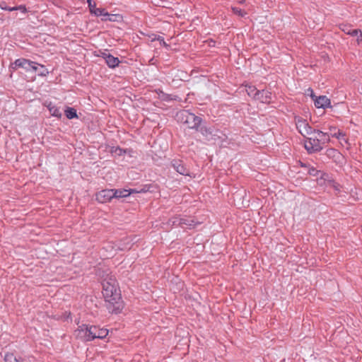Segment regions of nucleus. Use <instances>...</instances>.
I'll return each mask as SVG.
<instances>
[{
	"instance_id": "f257e3e1",
	"label": "nucleus",
	"mask_w": 362,
	"mask_h": 362,
	"mask_svg": "<svg viewBox=\"0 0 362 362\" xmlns=\"http://www.w3.org/2000/svg\"><path fill=\"white\" fill-rule=\"evenodd\" d=\"M102 284L105 306L109 313H119L123 308V301L115 278L113 276H108Z\"/></svg>"
},
{
	"instance_id": "f03ea898",
	"label": "nucleus",
	"mask_w": 362,
	"mask_h": 362,
	"mask_svg": "<svg viewBox=\"0 0 362 362\" xmlns=\"http://www.w3.org/2000/svg\"><path fill=\"white\" fill-rule=\"evenodd\" d=\"M176 119L177 122L186 124L188 128L196 129L199 127L202 121L201 117L185 110L177 112Z\"/></svg>"
},
{
	"instance_id": "7ed1b4c3",
	"label": "nucleus",
	"mask_w": 362,
	"mask_h": 362,
	"mask_svg": "<svg viewBox=\"0 0 362 362\" xmlns=\"http://www.w3.org/2000/svg\"><path fill=\"white\" fill-rule=\"evenodd\" d=\"M294 121L298 132L303 137L313 134L314 129L308 124L306 119L299 116H296Z\"/></svg>"
},
{
	"instance_id": "20e7f679",
	"label": "nucleus",
	"mask_w": 362,
	"mask_h": 362,
	"mask_svg": "<svg viewBox=\"0 0 362 362\" xmlns=\"http://www.w3.org/2000/svg\"><path fill=\"white\" fill-rule=\"evenodd\" d=\"M305 139L304 141V146L309 153L319 152L322 150L323 146L320 141H319L315 134L313 136H305Z\"/></svg>"
},
{
	"instance_id": "39448f33",
	"label": "nucleus",
	"mask_w": 362,
	"mask_h": 362,
	"mask_svg": "<svg viewBox=\"0 0 362 362\" xmlns=\"http://www.w3.org/2000/svg\"><path fill=\"white\" fill-rule=\"evenodd\" d=\"M89 325L86 324H82L78 325L77 329L74 332V334L76 338L81 339L83 341H90L89 338Z\"/></svg>"
},
{
	"instance_id": "423d86ee",
	"label": "nucleus",
	"mask_w": 362,
	"mask_h": 362,
	"mask_svg": "<svg viewBox=\"0 0 362 362\" xmlns=\"http://www.w3.org/2000/svg\"><path fill=\"white\" fill-rule=\"evenodd\" d=\"M96 200L100 203H106L114 198L113 189H103L96 195Z\"/></svg>"
},
{
	"instance_id": "0eeeda50",
	"label": "nucleus",
	"mask_w": 362,
	"mask_h": 362,
	"mask_svg": "<svg viewBox=\"0 0 362 362\" xmlns=\"http://www.w3.org/2000/svg\"><path fill=\"white\" fill-rule=\"evenodd\" d=\"M315 106L317 108H322L325 109L327 107H331L330 100L325 95H320L319 97H315L314 99Z\"/></svg>"
},
{
	"instance_id": "6e6552de",
	"label": "nucleus",
	"mask_w": 362,
	"mask_h": 362,
	"mask_svg": "<svg viewBox=\"0 0 362 362\" xmlns=\"http://www.w3.org/2000/svg\"><path fill=\"white\" fill-rule=\"evenodd\" d=\"M146 192L144 189H141L139 191H137L134 189H113V194H114V198H123L127 197L131 194L134 193H139V192Z\"/></svg>"
},
{
	"instance_id": "1a4fd4ad",
	"label": "nucleus",
	"mask_w": 362,
	"mask_h": 362,
	"mask_svg": "<svg viewBox=\"0 0 362 362\" xmlns=\"http://www.w3.org/2000/svg\"><path fill=\"white\" fill-rule=\"evenodd\" d=\"M172 167L180 175H189V170L184 165L180 160H173L171 162Z\"/></svg>"
},
{
	"instance_id": "9d476101",
	"label": "nucleus",
	"mask_w": 362,
	"mask_h": 362,
	"mask_svg": "<svg viewBox=\"0 0 362 362\" xmlns=\"http://www.w3.org/2000/svg\"><path fill=\"white\" fill-rule=\"evenodd\" d=\"M255 100L262 103H269L272 100V93L267 90H258Z\"/></svg>"
},
{
	"instance_id": "9b49d317",
	"label": "nucleus",
	"mask_w": 362,
	"mask_h": 362,
	"mask_svg": "<svg viewBox=\"0 0 362 362\" xmlns=\"http://www.w3.org/2000/svg\"><path fill=\"white\" fill-rule=\"evenodd\" d=\"M173 225L180 226L184 227L185 226L192 227L195 226L194 221L191 218L175 217L173 220Z\"/></svg>"
},
{
	"instance_id": "f8f14e48",
	"label": "nucleus",
	"mask_w": 362,
	"mask_h": 362,
	"mask_svg": "<svg viewBox=\"0 0 362 362\" xmlns=\"http://www.w3.org/2000/svg\"><path fill=\"white\" fill-rule=\"evenodd\" d=\"M13 65L15 66V67H25V65H28L29 66H32V69L33 71H36L37 69V64L34 62H31L28 59H23V58H21V59H16L14 63H13Z\"/></svg>"
},
{
	"instance_id": "ddd939ff",
	"label": "nucleus",
	"mask_w": 362,
	"mask_h": 362,
	"mask_svg": "<svg viewBox=\"0 0 362 362\" xmlns=\"http://www.w3.org/2000/svg\"><path fill=\"white\" fill-rule=\"evenodd\" d=\"M313 134L315 135L322 146L328 143L330 140V135L328 132H323L320 130L314 129Z\"/></svg>"
},
{
	"instance_id": "4468645a",
	"label": "nucleus",
	"mask_w": 362,
	"mask_h": 362,
	"mask_svg": "<svg viewBox=\"0 0 362 362\" xmlns=\"http://www.w3.org/2000/svg\"><path fill=\"white\" fill-rule=\"evenodd\" d=\"M340 29L346 34L355 36L360 35V37L362 36V31L359 29H352L351 26L349 25L342 24L340 25Z\"/></svg>"
},
{
	"instance_id": "2eb2a0df",
	"label": "nucleus",
	"mask_w": 362,
	"mask_h": 362,
	"mask_svg": "<svg viewBox=\"0 0 362 362\" xmlns=\"http://www.w3.org/2000/svg\"><path fill=\"white\" fill-rule=\"evenodd\" d=\"M45 105L49 110V113L51 114L52 116L56 117H61V116H62L61 110L54 104H53L52 102H46Z\"/></svg>"
},
{
	"instance_id": "dca6fc26",
	"label": "nucleus",
	"mask_w": 362,
	"mask_h": 362,
	"mask_svg": "<svg viewBox=\"0 0 362 362\" xmlns=\"http://www.w3.org/2000/svg\"><path fill=\"white\" fill-rule=\"evenodd\" d=\"M106 57L107 59L105 60V62L110 68H115L120 63L119 59L117 57L112 56V54H108V56H106Z\"/></svg>"
},
{
	"instance_id": "f3484780",
	"label": "nucleus",
	"mask_w": 362,
	"mask_h": 362,
	"mask_svg": "<svg viewBox=\"0 0 362 362\" xmlns=\"http://www.w3.org/2000/svg\"><path fill=\"white\" fill-rule=\"evenodd\" d=\"M327 187L332 188L335 191L336 194H339L341 190V186L333 179L328 180V185Z\"/></svg>"
},
{
	"instance_id": "a211bd4d",
	"label": "nucleus",
	"mask_w": 362,
	"mask_h": 362,
	"mask_svg": "<svg viewBox=\"0 0 362 362\" xmlns=\"http://www.w3.org/2000/svg\"><path fill=\"white\" fill-rule=\"evenodd\" d=\"M245 90L247 95L255 100V96L257 95L259 90L255 86L247 84L245 85Z\"/></svg>"
},
{
	"instance_id": "6ab92c4d",
	"label": "nucleus",
	"mask_w": 362,
	"mask_h": 362,
	"mask_svg": "<svg viewBox=\"0 0 362 362\" xmlns=\"http://www.w3.org/2000/svg\"><path fill=\"white\" fill-rule=\"evenodd\" d=\"M332 137H335L337 139H340L341 136H344V134L339 129H337L336 127H330L329 132H328Z\"/></svg>"
},
{
	"instance_id": "aec40b11",
	"label": "nucleus",
	"mask_w": 362,
	"mask_h": 362,
	"mask_svg": "<svg viewBox=\"0 0 362 362\" xmlns=\"http://www.w3.org/2000/svg\"><path fill=\"white\" fill-rule=\"evenodd\" d=\"M158 96L163 101L169 102L173 100H175V96L170 94L165 93L162 90H159Z\"/></svg>"
},
{
	"instance_id": "412c9836",
	"label": "nucleus",
	"mask_w": 362,
	"mask_h": 362,
	"mask_svg": "<svg viewBox=\"0 0 362 362\" xmlns=\"http://www.w3.org/2000/svg\"><path fill=\"white\" fill-rule=\"evenodd\" d=\"M65 115L68 119H74L78 117L76 110L73 107H67L65 111Z\"/></svg>"
},
{
	"instance_id": "4be33fe9",
	"label": "nucleus",
	"mask_w": 362,
	"mask_h": 362,
	"mask_svg": "<svg viewBox=\"0 0 362 362\" xmlns=\"http://www.w3.org/2000/svg\"><path fill=\"white\" fill-rule=\"evenodd\" d=\"M108 330L105 328H99L97 327L96 339H104L108 335Z\"/></svg>"
},
{
	"instance_id": "5701e85b",
	"label": "nucleus",
	"mask_w": 362,
	"mask_h": 362,
	"mask_svg": "<svg viewBox=\"0 0 362 362\" xmlns=\"http://www.w3.org/2000/svg\"><path fill=\"white\" fill-rule=\"evenodd\" d=\"M88 333V339H90V341H93L95 339H96L97 327L94 325H89Z\"/></svg>"
},
{
	"instance_id": "b1692460",
	"label": "nucleus",
	"mask_w": 362,
	"mask_h": 362,
	"mask_svg": "<svg viewBox=\"0 0 362 362\" xmlns=\"http://www.w3.org/2000/svg\"><path fill=\"white\" fill-rule=\"evenodd\" d=\"M111 152L113 153H115L117 156H122L124 153H127V152L132 153L133 151H132V150H130V149H122L119 147H115V148H112V150L111 151Z\"/></svg>"
},
{
	"instance_id": "393cba45",
	"label": "nucleus",
	"mask_w": 362,
	"mask_h": 362,
	"mask_svg": "<svg viewBox=\"0 0 362 362\" xmlns=\"http://www.w3.org/2000/svg\"><path fill=\"white\" fill-rule=\"evenodd\" d=\"M94 15L95 16H101L102 18L110 16V13L106 11V9L103 8H98L97 10L94 11Z\"/></svg>"
},
{
	"instance_id": "a878e982",
	"label": "nucleus",
	"mask_w": 362,
	"mask_h": 362,
	"mask_svg": "<svg viewBox=\"0 0 362 362\" xmlns=\"http://www.w3.org/2000/svg\"><path fill=\"white\" fill-rule=\"evenodd\" d=\"M4 362H20L19 359L12 353H7L4 356Z\"/></svg>"
},
{
	"instance_id": "bb28decb",
	"label": "nucleus",
	"mask_w": 362,
	"mask_h": 362,
	"mask_svg": "<svg viewBox=\"0 0 362 362\" xmlns=\"http://www.w3.org/2000/svg\"><path fill=\"white\" fill-rule=\"evenodd\" d=\"M87 3L88 5V8L90 10V12L93 14H94V11L97 10L98 8H96V5L95 3L92 2V0H87Z\"/></svg>"
},
{
	"instance_id": "cd10ccee",
	"label": "nucleus",
	"mask_w": 362,
	"mask_h": 362,
	"mask_svg": "<svg viewBox=\"0 0 362 362\" xmlns=\"http://www.w3.org/2000/svg\"><path fill=\"white\" fill-rule=\"evenodd\" d=\"M232 9L235 13H236L240 16H244L246 14V12L240 8L233 7Z\"/></svg>"
},
{
	"instance_id": "c85d7f7f",
	"label": "nucleus",
	"mask_w": 362,
	"mask_h": 362,
	"mask_svg": "<svg viewBox=\"0 0 362 362\" xmlns=\"http://www.w3.org/2000/svg\"><path fill=\"white\" fill-rule=\"evenodd\" d=\"M332 179L329 174L327 173H322L320 177V180H323L325 181V185L327 186L328 185V180Z\"/></svg>"
},
{
	"instance_id": "c756f323",
	"label": "nucleus",
	"mask_w": 362,
	"mask_h": 362,
	"mask_svg": "<svg viewBox=\"0 0 362 362\" xmlns=\"http://www.w3.org/2000/svg\"><path fill=\"white\" fill-rule=\"evenodd\" d=\"M201 133L204 135V136H208L209 134H212V131L211 130L210 128H207V127H202L201 128Z\"/></svg>"
},
{
	"instance_id": "7c9ffc66",
	"label": "nucleus",
	"mask_w": 362,
	"mask_h": 362,
	"mask_svg": "<svg viewBox=\"0 0 362 362\" xmlns=\"http://www.w3.org/2000/svg\"><path fill=\"white\" fill-rule=\"evenodd\" d=\"M1 8L5 11H16L18 9H21L22 8H23V9L25 10V8L22 7L21 6L19 7H3V6H1Z\"/></svg>"
},
{
	"instance_id": "2f4dec72",
	"label": "nucleus",
	"mask_w": 362,
	"mask_h": 362,
	"mask_svg": "<svg viewBox=\"0 0 362 362\" xmlns=\"http://www.w3.org/2000/svg\"><path fill=\"white\" fill-rule=\"evenodd\" d=\"M116 17V15L115 14H110V16H107L106 18H102V21H115V18Z\"/></svg>"
},
{
	"instance_id": "473e14b6",
	"label": "nucleus",
	"mask_w": 362,
	"mask_h": 362,
	"mask_svg": "<svg viewBox=\"0 0 362 362\" xmlns=\"http://www.w3.org/2000/svg\"><path fill=\"white\" fill-rule=\"evenodd\" d=\"M40 66L42 69V71L40 73V75L46 76L48 74V71L45 68V66L43 65H40Z\"/></svg>"
},
{
	"instance_id": "72a5a7b5",
	"label": "nucleus",
	"mask_w": 362,
	"mask_h": 362,
	"mask_svg": "<svg viewBox=\"0 0 362 362\" xmlns=\"http://www.w3.org/2000/svg\"><path fill=\"white\" fill-rule=\"evenodd\" d=\"M307 93L310 95L313 100L316 97L314 94L313 90L311 88H308Z\"/></svg>"
},
{
	"instance_id": "f704fd0d",
	"label": "nucleus",
	"mask_w": 362,
	"mask_h": 362,
	"mask_svg": "<svg viewBox=\"0 0 362 362\" xmlns=\"http://www.w3.org/2000/svg\"><path fill=\"white\" fill-rule=\"evenodd\" d=\"M309 174L311 175H317V170L314 168H311L310 170H309Z\"/></svg>"
},
{
	"instance_id": "c9c22d12",
	"label": "nucleus",
	"mask_w": 362,
	"mask_h": 362,
	"mask_svg": "<svg viewBox=\"0 0 362 362\" xmlns=\"http://www.w3.org/2000/svg\"><path fill=\"white\" fill-rule=\"evenodd\" d=\"M158 40L160 41V43H162V45L165 47H167L168 45L166 44V42L164 41V39L162 37H158Z\"/></svg>"
},
{
	"instance_id": "e433bc0d",
	"label": "nucleus",
	"mask_w": 362,
	"mask_h": 362,
	"mask_svg": "<svg viewBox=\"0 0 362 362\" xmlns=\"http://www.w3.org/2000/svg\"><path fill=\"white\" fill-rule=\"evenodd\" d=\"M108 54H110L107 53L105 52H101L100 56L102 57L105 60H106L107 59L106 56H108Z\"/></svg>"
},
{
	"instance_id": "4c0bfd02",
	"label": "nucleus",
	"mask_w": 362,
	"mask_h": 362,
	"mask_svg": "<svg viewBox=\"0 0 362 362\" xmlns=\"http://www.w3.org/2000/svg\"><path fill=\"white\" fill-rule=\"evenodd\" d=\"M356 36L358 37V38H357V42H358V44L359 45L360 43H361V42H362V36H361V37H360V35H356Z\"/></svg>"
},
{
	"instance_id": "58836bf2",
	"label": "nucleus",
	"mask_w": 362,
	"mask_h": 362,
	"mask_svg": "<svg viewBox=\"0 0 362 362\" xmlns=\"http://www.w3.org/2000/svg\"><path fill=\"white\" fill-rule=\"evenodd\" d=\"M25 70L29 71L32 69V66H29L28 65H25V67H23Z\"/></svg>"
}]
</instances>
